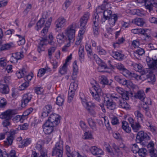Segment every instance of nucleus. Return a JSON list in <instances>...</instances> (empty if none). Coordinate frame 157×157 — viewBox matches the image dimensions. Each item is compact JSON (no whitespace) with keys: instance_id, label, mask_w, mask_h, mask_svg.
<instances>
[{"instance_id":"338daca9","label":"nucleus","mask_w":157,"mask_h":157,"mask_svg":"<svg viewBox=\"0 0 157 157\" xmlns=\"http://www.w3.org/2000/svg\"><path fill=\"white\" fill-rule=\"evenodd\" d=\"M33 110V109L32 108H30L26 110L24 112L23 114V117L24 116H27L30 114Z\"/></svg>"},{"instance_id":"3c124183","label":"nucleus","mask_w":157,"mask_h":157,"mask_svg":"<svg viewBox=\"0 0 157 157\" xmlns=\"http://www.w3.org/2000/svg\"><path fill=\"white\" fill-rule=\"evenodd\" d=\"M139 151H138L137 153L140 156L144 157L147 152V150L144 148H139Z\"/></svg>"},{"instance_id":"6ab92c4d","label":"nucleus","mask_w":157,"mask_h":157,"mask_svg":"<svg viewBox=\"0 0 157 157\" xmlns=\"http://www.w3.org/2000/svg\"><path fill=\"white\" fill-rule=\"evenodd\" d=\"M11 120L4 119L2 122V125L3 127V131L5 132V133L8 132L9 127L11 125Z\"/></svg>"},{"instance_id":"4468645a","label":"nucleus","mask_w":157,"mask_h":157,"mask_svg":"<svg viewBox=\"0 0 157 157\" xmlns=\"http://www.w3.org/2000/svg\"><path fill=\"white\" fill-rule=\"evenodd\" d=\"M98 14L97 13L96 15H95L93 19V28L95 36H97L98 34Z\"/></svg>"},{"instance_id":"412c9836","label":"nucleus","mask_w":157,"mask_h":157,"mask_svg":"<svg viewBox=\"0 0 157 157\" xmlns=\"http://www.w3.org/2000/svg\"><path fill=\"white\" fill-rule=\"evenodd\" d=\"M148 31V30L147 29H139V33L144 36L143 39L144 40L148 41L151 39V36L147 33Z\"/></svg>"},{"instance_id":"37998d69","label":"nucleus","mask_w":157,"mask_h":157,"mask_svg":"<svg viewBox=\"0 0 157 157\" xmlns=\"http://www.w3.org/2000/svg\"><path fill=\"white\" fill-rule=\"evenodd\" d=\"M67 72V67L66 63H64L63 66L61 68L59 71V72L62 75H63L66 73Z\"/></svg>"},{"instance_id":"7ed1b4c3","label":"nucleus","mask_w":157,"mask_h":157,"mask_svg":"<svg viewBox=\"0 0 157 157\" xmlns=\"http://www.w3.org/2000/svg\"><path fill=\"white\" fill-rule=\"evenodd\" d=\"M82 100V103L83 105L85 106V108L88 111V113L91 116L95 117L96 114L94 108L96 106L95 104L92 102H87L86 100L85 99H82L80 97Z\"/></svg>"},{"instance_id":"774afa93","label":"nucleus","mask_w":157,"mask_h":157,"mask_svg":"<svg viewBox=\"0 0 157 157\" xmlns=\"http://www.w3.org/2000/svg\"><path fill=\"white\" fill-rule=\"evenodd\" d=\"M66 154L68 157H71V151L70 147L68 145L66 146Z\"/></svg>"},{"instance_id":"c756f323","label":"nucleus","mask_w":157,"mask_h":157,"mask_svg":"<svg viewBox=\"0 0 157 157\" xmlns=\"http://www.w3.org/2000/svg\"><path fill=\"white\" fill-rule=\"evenodd\" d=\"M119 106V107L128 109H129L130 105L128 103H127L125 100L122 99L118 103Z\"/></svg>"},{"instance_id":"c85d7f7f","label":"nucleus","mask_w":157,"mask_h":157,"mask_svg":"<svg viewBox=\"0 0 157 157\" xmlns=\"http://www.w3.org/2000/svg\"><path fill=\"white\" fill-rule=\"evenodd\" d=\"M134 97L140 100L141 101H144L145 98V95L144 92L143 90H139L136 93Z\"/></svg>"},{"instance_id":"a19ab883","label":"nucleus","mask_w":157,"mask_h":157,"mask_svg":"<svg viewBox=\"0 0 157 157\" xmlns=\"http://www.w3.org/2000/svg\"><path fill=\"white\" fill-rule=\"evenodd\" d=\"M111 97L113 98L115 101L117 102L118 103L123 99L119 96L116 94H112L111 95Z\"/></svg>"},{"instance_id":"f257e3e1","label":"nucleus","mask_w":157,"mask_h":157,"mask_svg":"<svg viewBox=\"0 0 157 157\" xmlns=\"http://www.w3.org/2000/svg\"><path fill=\"white\" fill-rule=\"evenodd\" d=\"M52 20V18L50 17L45 22V21L44 18L40 19L36 23V30H38L39 29L44 26V28L41 31V33H43L44 35L48 32V28L50 26Z\"/></svg>"},{"instance_id":"6e6552de","label":"nucleus","mask_w":157,"mask_h":157,"mask_svg":"<svg viewBox=\"0 0 157 157\" xmlns=\"http://www.w3.org/2000/svg\"><path fill=\"white\" fill-rule=\"evenodd\" d=\"M76 23H73L67 28L66 32L68 40L70 42L71 40L74 41L75 31V30Z\"/></svg>"},{"instance_id":"49530a36","label":"nucleus","mask_w":157,"mask_h":157,"mask_svg":"<svg viewBox=\"0 0 157 157\" xmlns=\"http://www.w3.org/2000/svg\"><path fill=\"white\" fill-rule=\"evenodd\" d=\"M14 139L13 136H8L6 138V140L5 141V143L8 145H11Z\"/></svg>"},{"instance_id":"20e7f679","label":"nucleus","mask_w":157,"mask_h":157,"mask_svg":"<svg viewBox=\"0 0 157 157\" xmlns=\"http://www.w3.org/2000/svg\"><path fill=\"white\" fill-rule=\"evenodd\" d=\"M150 139V137L148 135L141 131L137 134L136 141L137 143L140 144L142 146H144L146 145V141Z\"/></svg>"},{"instance_id":"473e14b6","label":"nucleus","mask_w":157,"mask_h":157,"mask_svg":"<svg viewBox=\"0 0 157 157\" xmlns=\"http://www.w3.org/2000/svg\"><path fill=\"white\" fill-rule=\"evenodd\" d=\"M113 56L116 59L121 60L123 59L124 55L118 52H113Z\"/></svg>"},{"instance_id":"e433bc0d","label":"nucleus","mask_w":157,"mask_h":157,"mask_svg":"<svg viewBox=\"0 0 157 157\" xmlns=\"http://www.w3.org/2000/svg\"><path fill=\"white\" fill-rule=\"evenodd\" d=\"M64 100V98L63 97L59 96L56 98V104L59 106H61L63 104Z\"/></svg>"},{"instance_id":"39448f33","label":"nucleus","mask_w":157,"mask_h":157,"mask_svg":"<svg viewBox=\"0 0 157 157\" xmlns=\"http://www.w3.org/2000/svg\"><path fill=\"white\" fill-rule=\"evenodd\" d=\"M90 16V14L89 12H86L84 13L83 15L80 18V26H82V28L79 31V33L81 35L83 34L85 32V27L89 18Z\"/></svg>"},{"instance_id":"09e8293b","label":"nucleus","mask_w":157,"mask_h":157,"mask_svg":"<svg viewBox=\"0 0 157 157\" xmlns=\"http://www.w3.org/2000/svg\"><path fill=\"white\" fill-rule=\"evenodd\" d=\"M148 152L151 157H157V151L155 149H150Z\"/></svg>"},{"instance_id":"7c9ffc66","label":"nucleus","mask_w":157,"mask_h":157,"mask_svg":"<svg viewBox=\"0 0 157 157\" xmlns=\"http://www.w3.org/2000/svg\"><path fill=\"white\" fill-rule=\"evenodd\" d=\"M87 121L90 128L94 131L97 130L96 122L91 118H89Z\"/></svg>"},{"instance_id":"1a4fd4ad","label":"nucleus","mask_w":157,"mask_h":157,"mask_svg":"<svg viewBox=\"0 0 157 157\" xmlns=\"http://www.w3.org/2000/svg\"><path fill=\"white\" fill-rule=\"evenodd\" d=\"M61 117L56 113L52 114L50 115L47 121H49L53 125L57 126L60 123Z\"/></svg>"},{"instance_id":"dca6fc26","label":"nucleus","mask_w":157,"mask_h":157,"mask_svg":"<svg viewBox=\"0 0 157 157\" xmlns=\"http://www.w3.org/2000/svg\"><path fill=\"white\" fill-rule=\"evenodd\" d=\"M14 114L13 111L11 109L7 110L0 115V118L4 119L11 120Z\"/></svg>"},{"instance_id":"f3484780","label":"nucleus","mask_w":157,"mask_h":157,"mask_svg":"<svg viewBox=\"0 0 157 157\" xmlns=\"http://www.w3.org/2000/svg\"><path fill=\"white\" fill-rule=\"evenodd\" d=\"M115 80L120 84L123 86H126L127 87H129L131 85V82L129 80H127L124 78H122L119 76H115Z\"/></svg>"},{"instance_id":"423d86ee","label":"nucleus","mask_w":157,"mask_h":157,"mask_svg":"<svg viewBox=\"0 0 157 157\" xmlns=\"http://www.w3.org/2000/svg\"><path fill=\"white\" fill-rule=\"evenodd\" d=\"M139 3L144 2V5L146 9L149 10L150 12L153 11V8L154 7L157 8V2L154 0H137Z\"/></svg>"},{"instance_id":"9d476101","label":"nucleus","mask_w":157,"mask_h":157,"mask_svg":"<svg viewBox=\"0 0 157 157\" xmlns=\"http://www.w3.org/2000/svg\"><path fill=\"white\" fill-rule=\"evenodd\" d=\"M105 103L107 108L110 110H114L116 109V103L113 101V100L109 98L107 95L104 101Z\"/></svg>"},{"instance_id":"69168bd1","label":"nucleus","mask_w":157,"mask_h":157,"mask_svg":"<svg viewBox=\"0 0 157 157\" xmlns=\"http://www.w3.org/2000/svg\"><path fill=\"white\" fill-rule=\"evenodd\" d=\"M52 106L51 105H48L45 106L44 108V110L49 113L52 112Z\"/></svg>"},{"instance_id":"ddd939ff","label":"nucleus","mask_w":157,"mask_h":157,"mask_svg":"<svg viewBox=\"0 0 157 157\" xmlns=\"http://www.w3.org/2000/svg\"><path fill=\"white\" fill-rule=\"evenodd\" d=\"M96 62L99 65L98 68L99 72H107L105 69L108 68V67L107 64L104 62L100 58H98L96 60Z\"/></svg>"},{"instance_id":"052dcab7","label":"nucleus","mask_w":157,"mask_h":157,"mask_svg":"<svg viewBox=\"0 0 157 157\" xmlns=\"http://www.w3.org/2000/svg\"><path fill=\"white\" fill-rule=\"evenodd\" d=\"M11 47V45L10 44H6L2 46L1 48V50H8Z\"/></svg>"},{"instance_id":"aec40b11","label":"nucleus","mask_w":157,"mask_h":157,"mask_svg":"<svg viewBox=\"0 0 157 157\" xmlns=\"http://www.w3.org/2000/svg\"><path fill=\"white\" fill-rule=\"evenodd\" d=\"M66 20L63 17H61L59 18L55 22V25L56 27V29L57 31V29L63 27L65 25Z\"/></svg>"},{"instance_id":"393cba45","label":"nucleus","mask_w":157,"mask_h":157,"mask_svg":"<svg viewBox=\"0 0 157 157\" xmlns=\"http://www.w3.org/2000/svg\"><path fill=\"white\" fill-rule=\"evenodd\" d=\"M47 41V40L44 38H42L40 40V42L37 46V50L39 53L44 51L45 50V48L43 47L45 45V42Z\"/></svg>"},{"instance_id":"ea45409f","label":"nucleus","mask_w":157,"mask_h":157,"mask_svg":"<svg viewBox=\"0 0 157 157\" xmlns=\"http://www.w3.org/2000/svg\"><path fill=\"white\" fill-rule=\"evenodd\" d=\"M147 79V82H154L155 81V75L152 74H150L149 75H146Z\"/></svg>"},{"instance_id":"603ef678","label":"nucleus","mask_w":157,"mask_h":157,"mask_svg":"<svg viewBox=\"0 0 157 157\" xmlns=\"http://www.w3.org/2000/svg\"><path fill=\"white\" fill-rule=\"evenodd\" d=\"M135 24L140 26H143L144 23V22L142 18H138L135 21Z\"/></svg>"},{"instance_id":"de8ad7c7","label":"nucleus","mask_w":157,"mask_h":157,"mask_svg":"<svg viewBox=\"0 0 157 157\" xmlns=\"http://www.w3.org/2000/svg\"><path fill=\"white\" fill-rule=\"evenodd\" d=\"M125 76L126 77H133L136 79H137L138 77H139V78H140L141 77L140 76H139L134 73H132L129 71L128 73H126Z\"/></svg>"},{"instance_id":"680f3d73","label":"nucleus","mask_w":157,"mask_h":157,"mask_svg":"<svg viewBox=\"0 0 157 157\" xmlns=\"http://www.w3.org/2000/svg\"><path fill=\"white\" fill-rule=\"evenodd\" d=\"M31 141L29 139H26L24 140L21 142V144H22V146L25 147L29 144L31 143Z\"/></svg>"},{"instance_id":"6e6d98bb","label":"nucleus","mask_w":157,"mask_h":157,"mask_svg":"<svg viewBox=\"0 0 157 157\" xmlns=\"http://www.w3.org/2000/svg\"><path fill=\"white\" fill-rule=\"evenodd\" d=\"M35 92L37 94H41L43 92V89L41 87H36L34 88Z\"/></svg>"},{"instance_id":"79ce46f5","label":"nucleus","mask_w":157,"mask_h":157,"mask_svg":"<svg viewBox=\"0 0 157 157\" xmlns=\"http://www.w3.org/2000/svg\"><path fill=\"white\" fill-rule=\"evenodd\" d=\"M82 138L85 140L91 139H92L93 136L91 133L88 131L85 132Z\"/></svg>"},{"instance_id":"4c0bfd02","label":"nucleus","mask_w":157,"mask_h":157,"mask_svg":"<svg viewBox=\"0 0 157 157\" xmlns=\"http://www.w3.org/2000/svg\"><path fill=\"white\" fill-rule=\"evenodd\" d=\"M131 127L132 129L135 132H137L141 128V125L138 122H135Z\"/></svg>"},{"instance_id":"bb28decb","label":"nucleus","mask_w":157,"mask_h":157,"mask_svg":"<svg viewBox=\"0 0 157 157\" xmlns=\"http://www.w3.org/2000/svg\"><path fill=\"white\" fill-rule=\"evenodd\" d=\"M122 128L126 133H129L131 132V128L129 127L128 123L126 121H123L122 122Z\"/></svg>"},{"instance_id":"72a5a7b5","label":"nucleus","mask_w":157,"mask_h":157,"mask_svg":"<svg viewBox=\"0 0 157 157\" xmlns=\"http://www.w3.org/2000/svg\"><path fill=\"white\" fill-rule=\"evenodd\" d=\"M23 57V53L17 52L12 53V58L15 59L17 61L21 59Z\"/></svg>"},{"instance_id":"9b49d317","label":"nucleus","mask_w":157,"mask_h":157,"mask_svg":"<svg viewBox=\"0 0 157 157\" xmlns=\"http://www.w3.org/2000/svg\"><path fill=\"white\" fill-rule=\"evenodd\" d=\"M90 91L94 98L95 101L99 102H100L101 101V98H103L104 101L105 98L107 96L106 94H104L103 92H101L100 89L98 90V93H96L95 94L91 90Z\"/></svg>"},{"instance_id":"864d4df0","label":"nucleus","mask_w":157,"mask_h":157,"mask_svg":"<svg viewBox=\"0 0 157 157\" xmlns=\"http://www.w3.org/2000/svg\"><path fill=\"white\" fill-rule=\"evenodd\" d=\"M29 86V83L28 82H27L26 80L23 83L21 86H20L21 88V90H23Z\"/></svg>"},{"instance_id":"e2e57ef3","label":"nucleus","mask_w":157,"mask_h":157,"mask_svg":"<svg viewBox=\"0 0 157 157\" xmlns=\"http://www.w3.org/2000/svg\"><path fill=\"white\" fill-rule=\"evenodd\" d=\"M111 123L113 125H117L119 124V120L117 117H113L111 118Z\"/></svg>"},{"instance_id":"2f4dec72","label":"nucleus","mask_w":157,"mask_h":157,"mask_svg":"<svg viewBox=\"0 0 157 157\" xmlns=\"http://www.w3.org/2000/svg\"><path fill=\"white\" fill-rule=\"evenodd\" d=\"M133 94L131 92H129L126 91H125L121 95L122 97H121L123 100L125 99L126 100H127L129 99V97H132L133 96Z\"/></svg>"},{"instance_id":"f8f14e48","label":"nucleus","mask_w":157,"mask_h":157,"mask_svg":"<svg viewBox=\"0 0 157 157\" xmlns=\"http://www.w3.org/2000/svg\"><path fill=\"white\" fill-rule=\"evenodd\" d=\"M49 121H47L44 124L43 128L44 131L45 133L48 134H51L54 130V128L56 126L53 125Z\"/></svg>"},{"instance_id":"4be33fe9","label":"nucleus","mask_w":157,"mask_h":157,"mask_svg":"<svg viewBox=\"0 0 157 157\" xmlns=\"http://www.w3.org/2000/svg\"><path fill=\"white\" fill-rule=\"evenodd\" d=\"M134 67L136 69L137 68V71L140 72L141 75H143L145 74H147L148 73V71L144 69L142 65L140 64H135L134 65Z\"/></svg>"},{"instance_id":"a878e982","label":"nucleus","mask_w":157,"mask_h":157,"mask_svg":"<svg viewBox=\"0 0 157 157\" xmlns=\"http://www.w3.org/2000/svg\"><path fill=\"white\" fill-rule=\"evenodd\" d=\"M103 18L101 19L102 22H104L105 20H108L112 16V11L109 10H106L103 11Z\"/></svg>"},{"instance_id":"f704fd0d","label":"nucleus","mask_w":157,"mask_h":157,"mask_svg":"<svg viewBox=\"0 0 157 157\" xmlns=\"http://www.w3.org/2000/svg\"><path fill=\"white\" fill-rule=\"evenodd\" d=\"M117 16L116 14H113L112 16L108 19L109 23L110 25L113 26L114 25L117 20Z\"/></svg>"},{"instance_id":"58836bf2","label":"nucleus","mask_w":157,"mask_h":157,"mask_svg":"<svg viewBox=\"0 0 157 157\" xmlns=\"http://www.w3.org/2000/svg\"><path fill=\"white\" fill-rule=\"evenodd\" d=\"M78 54L80 58L83 59L84 57V47L81 46L79 47Z\"/></svg>"},{"instance_id":"c03bdc74","label":"nucleus","mask_w":157,"mask_h":157,"mask_svg":"<svg viewBox=\"0 0 157 157\" xmlns=\"http://www.w3.org/2000/svg\"><path fill=\"white\" fill-rule=\"evenodd\" d=\"M56 48L55 47H52L48 49V55L49 59H52V54L54 53Z\"/></svg>"},{"instance_id":"bf43d9fd","label":"nucleus","mask_w":157,"mask_h":157,"mask_svg":"<svg viewBox=\"0 0 157 157\" xmlns=\"http://www.w3.org/2000/svg\"><path fill=\"white\" fill-rule=\"evenodd\" d=\"M97 49L100 55H105L106 53V51L101 48L100 46H97Z\"/></svg>"},{"instance_id":"4d7b16f0","label":"nucleus","mask_w":157,"mask_h":157,"mask_svg":"<svg viewBox=\"0 0 157 157\" xmlns=\"http://www.w3.org/2000/svg\"><path fill=\"white\" fill-rule=\"evenodd\" d=\"M132 150L133 153H137L140 148L139 147L138 145L136 144H132Z\"/></svg>"},{"instance_id":"a211bd4d","label":"nucleus","mask_w":157,"mask_h":157,"mask_svg":"<svg viewBox=\"0 0 157 157\" xmlns=\"http://www.w3.org/2000/svg\"><path fill=\"white\" fill-rule=\"evenodd\" d=\"M146 61L147 65L150 68L157 69V58L156 59L148 58Z\"/></svg>"},{"instance_id":"a18cd8bd","label":"nucleus","mask_w":157,"mask_h":157,"mask_svg":"<svg viewBox=\"0 0 157 157\" xmlns=\"http://www.w3.org/2000/svg\"><path fill=\"white\" fill-rule=\"evenodd\" d=\"M7 104L6 99L3 98H0V108H4Z\"/></svg>"},{"instance_id":"0e129e2a","label":"nucleus","mask_w":157,"mask_h":157,"mask_svg":"<svg viewBox=\"0 0 157 157\" xmlns=\"http://www.w3.org/2000/svg\"><path fill=\"white\" fill-rule=\"evenodd\" d=\"M135 52L139 55L142 56L145 53V51L143 48H140L135 51Z\"/></svg>"},{"instance_id":"c9c22d12","label":"nucleus","mask_w":157,"mask_h":157,"mask_svg":"<svg viewBox=\"0 0 157 157\" xmlns=\"http://www.w3.org/2000/svg\"><path fill=\"white\" fill-rule=\"evenodd\" d=\"M0 91L3 94H8L9 91L8 86L7 85H2L1 87Z\"/></svg>"},{"instance_id":"cd10ccee","label":"nucleus","mask_w":157,"mask_h":157,"mask_svg":"<svg viewBox=\"0 0 157 157\" xmlns=\"http://www.w3.org/2000/svg\"><path fill=\"white\" fill-rule=\"evenodd\" d=\"M100 79L101 83L103 85L111 86L113 82V81L111 79L110 81H109L107 78L104 75L101 76Z\"/></svg>"},{"instance_id":"b1692460","label":"nucleus","mask_w":157,"mask_h":157,"mask_svg":"<svg viewBox=\"0 0 157 157\" xmlns=\"http://www.w3.org/2000/svg\"><path fill=\"white\" fill-rule=\"evenodd\" d=\"M90 150L92 154L94 155H102L103 152L100 149L98 148L96 146H92L90 148Z\"/></svg>"},{"instance_id":"5701e85b","label":"nucleus","mask_w":157,"mask_h":157,"mask_svg":"<svg viewBox=\"0 0 157 157\" xmlns=\"http://www.w3.org/2000/svg\"><path fill=\"white\" fill-rule=\"evenodd\" d=\"M116 68L125 76L126 73H128L129 71L125 68L123 65L121 63H118L116 65Z\"/></svg>"},{"instance_id":"13d9d810","label":"nucleus","mask_w":157,"mask_h":157,"mask_svg":"<svg viewBox=\"0 0 157 157\" xmlns=\"http://www.w3.org/2000/svg\"><path fill=\"white\" fill-rule=\"evenodd\" d=\"M56 38L58 42L61 43L63 41V40L64 38V35L63 33L58 34Z\"/></svg>"},{"instance_id":"f03ea898","label":"nucleus","mask_w":157,"mask_h":157,"mask_svg":"<svg viewBox=\"0 0 157 157\" xmlns=\"http://www.w3.org/2000/svg\"><path fill=\"white\" fill-rule=\"evenodd\" d=\"M63 142L60 140L56 144L53 149L52 155L56 156V157H63Z\"/></svg>"},{"instance_id":"8fccbe9b","label":"nucleus","mask_w":157,"mask_h":157,"mask_svg":"<svg viewBox=\"0 0 157 157\" xmlns=\"http://www.w3.org/2000/svg\"><path fill=\"white\" fill-rule=\"evenodd\" d=\"M43 143L41 141H39L37 143L36 148L37 149L39 150L40 151V152L41 151H43L44 152V151H43L42 150V147L43 145ZM46 154V152H45Z\"/></svg>"},{"instance_id":"0eeeda50","label":"nucleus","mask_w":157,"mask_h":157,"mask_svg":"<svg viewBox=\"0 0 157 157\" xmlns=\"http://www.w3.org/2000/svg\"><path fill=\"white\" fill-rule=\"evenodd\" d=\"M78 87V84L75 82H71L70 85L68 93V102L70 103L73 100L75 91Z\"/></svg>"},{"instance_id":"2eb2a0df","label":"nucleus","mask_w":157,"mask_h":157,"mask_svg":"<svg viewBox=\"0 0 157 157\" xmlns=\"http://www.w3.org/2000/svg\"><path fill=\"white\" fill-rule=\"evenodd\" d=\"M32 95L31 93H28L24 94L21 99V106L25 107L28 103L30 101L32 98Z\"/></svg>"},{"instance_id":"5fc2aeb1","label":"nucleus","mask_w":157,"mask_h":157,"mask_svg":"<svg viewBox=\"0 0 157 157\" xmlns=\"http://www.w3.org/2000/svg\"><path fill=\"white\" fill-rule=\"evenodd\" d=\"M73 68V75H76L78 72V66L76 64V63L75 61L74 63Z\"/></svg>"}]
</instances>
